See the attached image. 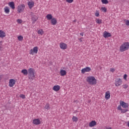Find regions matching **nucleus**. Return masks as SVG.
Returning <instances> with one entry per match:
<instances>
[{
	"mask_svg": "<svg viewBox=\"0 0 129 129\" xmlns=\"http://www.w3.org/2000/svg\"><path fill=\"white\" fill-rule=\"evenodd\" d=\"M36 72L35 70L33 68H29L28 69V78L29 80H33L35 78L36 75Z\"/></svg>",
	"mask_w": 129,
	"mask_h": 129,
	"instance_id": "1",
	"label": "nucleus"
},
{
	"mask_svg": "<svg viewBox=\"0 0 129 129\" xmlns=\"http://www.w3.org/2000/svg\"><path fill=\"white\" fill-rule=\"evenodd\" d=\"M86 81L91 85H95V84L97 83V80L95 79V78L93 76L87 77Z\"/></svg>",
	"mask_w": 129,
	"mask_h": 129,
	"instance_id": "2",
	"label": "nucleus"
},
{
	"mask_svg": "<svg viewBox=\"0 0 129 129\" xmlns=\"http://www.w3.org/2000/svg\"><path fill=\"white\" fill-rule=\"evenodd\" d=\"M129 49V43L124 42L120 46V52H124Z\"/></svg>",
	"mask_w": 129,
	"mask_h": 129,
	"instance_id": "3",
	"label": "nucleus"
},
{
	"mask_svg": "<svg viewBox=\"0 0 129 129\" xmlns=\"http://www.w3.org/2000/svg\"><path fill=\"white\" fill-rule=\"evenodd\" d=\"M30 15L31 17V20H32V24H35V22L38 21V17L34 15V13L33 12H31L30 13Z\"/></svg>",
	"mask_w": 129,
	"mask_h": 129,
	"instance_id": "4",
	"label": "nucleus"
},
{
	"mask_svg": "<svg viewBox=\"0 0 129 129\" xmlns=\"http://www.w3.org/2000/svg\"><path fill=\"white\" fill-rule=\"evenodd\" d=\"M25 6L24 4L20 5L18 7V13L20 14V13H22V12H24V10H25Z\"/></svg>",
	"mask_w": 129,
	"mask_h": 129,
	"instance_id": "5",
	"label": "nucleus"
},
{
	"mask_svg": "<svg viewBox=\"0 0 129 129\" xmlns=\"http://www.w3.org/2000/svg\"><path fill=\"white\" fill-rule=\"evenodd\" d=\"M38 53V47L35 46L33 48V49L30 50L29 54L30 55H33V54H37Z\"/></svg>",
	"mask_w": 129,
	"mask_h": 129,
	"instance_id": "6",
	"label": "nucleus"
},
{
	"mask_svg": "<svg viewBox=\"0 0 129 129\" xmlns=\"http://www.w3.org/2000/svg\"><path fill=\"white\" fill-rule=\"evenodd\" d=\"M91 71V68L89 67H87L86 68H85L81 70V73L82 74H84L85 72H90Z\"/></svg>",
	"mask_w": 129,
	"mask_h": 129,
	"instance_id": "7",
	"label": "nucleus"
},
{
	"mask_svg": "<svg viewBox=\"0 0 129 129\" xmlns=\"http://www.w3.org/2000/svg\"><path fill=\"white\" fill-rule=\"evenodd\" d=\"M120 105H121L123 108H127V107H128V104L122 101H120Z\"/></svg>",
	"mask_w": 129,
	"mask_h": 129,
	"instance_id": "8",
	"label": "nucleus"
},
{
	"mask_svg": "<svg viewBox=\"0 0 129 129\" xmlns=\"http://www.w3.org/2000/svg\"><path fill=\"white\" fill-rule=\"evenodd\" d=\"M122 82V81H121V79L120 78L117 79L115 80V85L116 86H119V85H121Z\"/></svg>",
	"mask_w": 129,
	"mask_h": 129,
	"instance_id": "9",
	"label": "nucleus"
},
{
	"mask_svg": "<svg viewBox=\"0 0 129 129\" xmlns=\"http://www.w3.org/2000/svg\"><path fill=\"white\" fill-rule=\"evenodd\" d=\"M60 48H61L62 50H66V49L67 48V44L61 42L59 44Z\"/></svg>",
	"mask_w": 129,
	"mask_h": 129,
	"instance_id": "10",
	"label": "nucleus"
},
{
	"mask_svg": "<svg viewBox=\"0 0 129 129\" xmlns=\"http://www.w3.org/2000/svg\"><path fill=\"white\" fill-rule=\"evenodd\" d=\"M15 82H16V80H15L13 79H10V81H9L10 87H13V86H14V85H15Z\"/></svg>",
	"mask_w": 129,
	"mask_h": 129,
	"instance_id": "11",
	"label": "nucleus"
},
{
	"mask_svg": "<svg viewBox=\"0 0 129 129\" xmlns=\"http://www.w3.org/2000/svg\"><path fill=\"white\" fill-rule=\"evenodd\" d=\"M33 124H35L36 125H38L39 124H40L41 121H40V119H34L33 120Z\"/></svg>",
	"mask_w": 129,
	"mask_h": 129,
	"instance_id": "12",
	"label": "nucleus"
},
{
	"mask_svg": "<svg viewBox=\"0 0 129 129\" xmlns=\"http://www.w3.org/2000/svg\"><path fill=\"white\" fill-rule=\"evenodd\" d=\"M97 122L95 121V120H92L89 123V126H90V127H93V126H95Z\"/></svg>",
	"mask_w": 129,
	"mask_h": 129,
	"instance_id": "13",
	"label": "nucleus"
},
{
	"mask_svg": "<svg viewBox=\"0 0 129 129\" xmlns=\"http://www.w3.org/2000/svg\"><path fill=\"white\" fill-rule=\"evenodd\" d=\"M103 36L104 38H109V37H111V34H110V33H109V32L105 31L104 32V34Z\"/></svg>",
	"mask_w": 129,
	"mask_h": 129,
	"instance_id": "14",
	"label": "nucleus"
},
{
	"mask_svg": "<svg viewBox=\"0 0 129 129\" xmlns=\"http://www.w3.org/2000/svg\"><path fill=\"white\" fill-rule=\"evenodd\" d=\"M8 5L12 10H15V9H16V7H15V3H14V2H9Z\"/></svg>",
	"mask_w": 129,
	"mask_h": 129,
	"instance_id": "15",
	"label": "nucleus"
},
{
	"mask_svg": "<svg viewBox=\"0 0 129 129\" xmlns=\"http://www.w3.org/2000/svg\"><path fill=\"white\" fill-rule=\"evenodd\" d=\"M52 89L54 91H59L60 90V86L55 85L53 86Z\"/></svg>",
	"mask_w": 129,
	"mask_h": 129,
	"instance_id": "16",
	"label": "nucleus"
},
{
	"mask_svg": "<svg viewBox=\"0 0 129 129\" xmlns=\"http://www.w3.org/2000/svg\"><path fill=\"white\" fill-rule=\"evenodd\" d=\"M105 97L106 99H109V98H110V92H109V91H107L105 93Z\"/></svg>",
	"mask_w": 129,
	"mask_h": 129,
	"instance_id": "17",
	"label": "nucleus"
},
{
	"mask_svg": "<svg viewBox=\"0 0 129 129\" xmlns=\"http://www.w3.org/2000/svg\"><path fill=\"white\" fill-rule=\"evenodd\" d=\"M51 25H53V26H55L57 24V20H56V18H52L51 20Z\"/></svg>",
	"mask_w": 129,
	"mask_h": 129,
	"instance_id": "18",
	"label": "nucleus"
},
{
	"mask_svg": "<svg viewBox=\"0 0 129 129\" xmlns=\"http://www.w3.org/2000/svg\"><path fill=\"white\" fill-rule=\"evenodd\" d=\"M60 73L61 76H65V75H66L67 72H66V71H65L64 70H61L60 71Z\"/></svg>",
	"mask_w": 129,
	"mask_h": 129,
	"instance_id": "19",
	"label": "nucleus"
},
{
	"mask_svg": "<svg viewBox=\"0 0 129 129\" xmlns=\"http://www.w3.org/2000/svg\"><path fill=\"white\" fill-rule=\"evenodd\" d=\"M6 37V33L3 30H0V38H4Z\"/></svg>",
	"mask_w": 129,
	"mask_h": 129,
	"instance_id": "20",
	"label": "nucleus"
},
{
	"mask_svg": "<svg viewBox=\"0 0 129 129\" xmlns=\"http://www.w3.org/2000/svg\"><path fill=\"white\" fill-rule=\"evenodd\" d=\"M34 2H29L28 5L29 6V9H32L34 7Z\"/></svg>",
	"mask_w": 129,
	"mask_h": 129,
	"instance_id": "21",
	"label": "nucleus"
},
{
	"mask_svg": "<svg viewBox=\"0 0 129 129\" xmlns=\"http://www.w3.org/2000/svg\"><path fill=\"white\" fill-rule=\"evenodd\" d=\"M21 73H23V74L24 75L27 76V75H28V71L27 70H26V69L22 70L21 71Z\"/></svg>",
	"mask_w": 129,
	"mask_h": 129,
	"instance_id": "22",
	"label": "nucleus"
},
{
	"mask_svg": "<svg viewBox=\"0 0 129 129\" xmlns=\"http://www.w3.org/2000/svg\"><path fill=\"white\" fill-rule=\"evenodd\" d=\"M46 19H47V20L48 21L51 20L53 19V16L51 15V14H48L46 17Z\"/></svg>",
	"mask_w": 129,
	"mask_h": 129,
	"instance_id": "23",
	"label": "nucleus"
},
{
	"mask_svg": "<svg viewBox=\"0 0 129 129\" xmlns=\"http://www.w3.org/2000/svg\"><path fill=\"white\" fill-rule=\"evenodd\" d=\"M4 10L6 14H9V13H10V8L8 7H6L4 8Z\"/></svg>",
	"mask_w": 129,
	"mask_h": 129,
	"instance_id": "24",
	"label": "nucleus"
},
{
	"mask_svg": "<svg viewBox=\"0 0 129 129\" xmlns=\"http://www.w3.org/2000/svg\"><path fill=\"white\" fill-rule=\"evenodd\" d=\"M96 23H97V24H98L99 25H100V24H102V20L101 19H96Z\"/></svg>",
	"mask_w": 129,
	"mask_h": 129,
	"instance_id": "25",
	"label": "nucleus"
},
{
	"mask_svg": "<svg viewBox=\"0 0 129 129\" xmlns=\"http://www.w3.org/2000/svg\"><path fill=\"white\" fill-rule=\"evenodd\" d=\"M72 119L74 122H77V121H78V118L75 116L73 117Z\"/></svg>",
	"mask_w": 129,
	"mask_h": 129,
	"instance_id": "26",
	"label": "nucleus"
},
{
	"mask_svg": "<svg viewBox=\"0 0 129 129\" xmlns=\"http://www.w3.org/2000/svg\"><path fill=\"white\" fill-rule=\"evenodd\" d=\"M38 34H39V35H43V34H44V31H43V29H40L38 30Z\"/></svg>",
	"mask_w": 129,
	"mask_h": 129,
	"instance_id": "27",
	"label": "nucleus"
},
{
	"mask_svg": "<svg viewBox=\"0 0 129 129\" xmlns=\"http://www.w3.org/2000/svg\"><path fill=\"white\" fill-rule=\"evenodd\" d=\"M101 2L104 5H107L108 4V1L107 0H101Z\"/></svg>",
	"mask_w": 129,
	"mask_h": 129,
	"instance_id": "28",
	"label": "nucleus"
},
{
	"mask_svg": "<svg viewBox=\"0 0 129 129\" xmlns=\"http://www.w3.org/2000/svg\"><path fill=\"white\" fill-rule=\"evenodd\" d=\"M44 108L45 109L49 110V109H50V105L49 104H46Z\"/></svg>",
	"mask_w": 129,
	"mask_h": 129,
	"instance_id": "29",
	"label": "nucleus"
},
{
	"mask_svg": "<svg viewBox=\"0 0 129 129\" xmlns=\"http://www.w3.org/2000/svg\"><path fill=\"white\" fill-rule=\"evenodd\" d=\"M127 111H128V109H122V110H121V113H125V112H126Z\"/></svg>",
	"mask_w": 129,
	"mask_h": 129,
	"instance_id": "30",
	"label": "nucleus"
},
{
	"mask_svg": "<svg viewBox=\"0 0 129 129\" xmlns=\"http://www.w3.org/2000/svg\"><path fill=\"white\" fill-rule=\"evenodd\" d=\"M18 39L19 41H23V37L22 35H20L18 37Z\"/></svg>",
	"mask_w": 129,
	"mask_h": 129,
	"instance_id": "31",
	"label": "nucleus"
},
{
	"mask_svg": "<svg viewBox=\"0 0 129 129\" xmlns=\"http://www.w3.org/2000/svg\"><path fill=\"white\" fill-rule=\"evenodd\" d=\"M101 10L104 12V13H106L107 9H106V8L105 7H102L101 8Z\"/></svg>",
	"mask_w": 129,
	"mask_h": 129,
	"instance_id": "32",
	"label": "nucleus"
},
{
	"mask_svg": "<svg viewBox=\"0 0 129 129\" xmlns=\"http://www.w3.org/2000/svg\"><path fill=\"white\" fill-rule=\"evenodd\" d=\"M17 23H18V24H22L23 21L22 20V19H17Z\"/></svg>",
	"mask_w": 129,
	"mask_h": 129,
	"instance_id": "33",
	"label": "nucleus"
},
{
	"mask_svg": "<svg viewBox=\"0 0 129 129\" xmlns=\"http://www.w3.org/2000/svg\"><path fill=\"white\" fill-rule=\"evenodd\" d=\"M67 3H69V4H71L73 3L74 0H66Z\"/></svg>",
	"mask_w": 129,
	"mask_h": 129,
	"instance_id": "34",
	"label": "nucleus"
},
{
	"mask_svg": "<svg viewBox=\"0 0 129 129\" xmlns=\"http://www.w3.org/2000/svg\"><path fill=\"white\" fill-rule=\"evenodd\" d=\"M122 87H123V88H124V89H126V88L128 87V86L127 84H125V85H123Z\"/></svg>",
	"mask_w": 129,
	"mask_h": 129,
	"instance_id": "35",
	"label": "nucleus"
},
{
	"mask_svg": "<svg viewBox=\"0 0 129 129\" xmlns=\"http://www.w3.org/2000/svg\"><path fill=\"white\" fill-rule=\"evenodd\" d=\"M20 97L21 98H23V99H25V98H26V96H25V95H23V94H21L20 95Z\"/></svg>",
	"mask_w": 129,
	"mask_h": 129,
	"instance_id": "36",
	"label": "nucleus"
},
{
	"mask_svg": "<svg viewBox=\"0 0 129 129\" xmlns=\"http://www.w3.org/2000/svg\"><path fill=\"white\" fill-rule=\"evenodd\" d=\"M110 71L111 72H112V73H113V72H114V71H115V69H113V68H111L110 70Z\"/></svg>",
	"mask_w": 129,
	"mask_h": 129,
	"instance_id": "37",
	"label": "nucleus"
},
{
	"mask_svg": "<svg viewBox=\"0 0 129 129\" xmlns=\"http://www.w3.org/2000/svg\"><path fill=\"white\" fill-rule=\"evenodd\" d=\"M117 109H118V110H122V108H121V105H119L118 106V108H117Z\"/></svg>",
	"mask_w": 129,
	"mask_h": 129,
	"instance_id": "38",
	"label": "nucleus"
},
{
	"mask_svg": "<svg viewBox=\"0 0 129 129\" xmlns=\"http://www.w3.org/2000/svg\"><path fill=\"white\" fill-rule=\"evenodd\" d=\"M126 26H129V20H126L125 22Z\"/></svg>",
	"mask_w": 129,
	"mask_h": 129,
	"instance_id": "39",
	"label": "nucleus"
},
{
	"mask_svg": "<svg viewBox=\"0 0 129 129\" xmlns=\"http://www.w3.org/2000/svg\"><path fill=\"white\" fill-rule=\"evenodd\" d=\"M126 77H127V74H124L123 76L124 79L125 80L126 79Z\"/></svg>",
	"mask_w": 129,
	"mask_h": 129,
	"instance_id": "40",
	"label": "nucleus"
},
{
	"mask_svg": "<svg viewBox=\"0 0 129 129\" xmlns=\"http://www.w3.org/2000/svg\"><path fill=\"white\" fill-rule=\"evenodd\" d=\"M95 16H96V17H99V13L98 12L96 13Z\"/></svg>",
	"mask_w": 129,
	"mask_h": 129,
	"instance_id": "41",
	"label": "nucleus"
},
{
	"mask_svg": "<svg viewBox=\"0 0 129 129\" xmlns=\"http://www.w3.org/2000/svg\"><path fill=\"white\" fill-rule=\"evenodd\" d=\"M2 48H3V45L2 44V42H0V51L2 50Z\"/></svg>",
	"mask_w": 129,
	"mask_h": 129,
	"instance_id": "42",
	"label": "nucleus"
},
{
	"mask_svg": "<svg viewBox=\"0 0 129 129\" xmlns=\"http://www.w3.org/2000/svg\"><path fill=\"white\" fill-rule=\"evenodd\" d=\"M80 36H82V37H83V35H84V33L83 32H82V33H81L80 34Z\"/></svg>",
	"mask_w": 129,
	"mask_h": 129,
	"instance_id": "43",
	"label": "nucleus"
},
{
	"mask_svg": "<svg viewBox=\"0 0 129 129\" xmlns=\"http://www.w3.org/2000/svg\"><path fill=\"white\" fill-rule=\"evenodd\" d=\"M127 125H128V127H129V121H128V123H127Z\"/></svg>",
	"mask_w": 129,
	"mask_h": 129,
	"instance_id": "44",
	"label": "nucleus"
},
{
	"mask_svg": "<svg viewBox=\"0 0 129 129\" xmlns=\"http://www.w3.org/2000/svg\"><path fill=\"white\" fill-rule=\"evenodd\" d=\"M80 41H81V42H82V40H81V39H80Z\"/></svg>",
	"mask_w": 129,
	"mask_h": 129,
	"instance_id": "45",
	"label": "nucleus"
},
{
	"mask_svg": "<svg viewBox=\"0 0 129 129\" xmlns=\"http://www.w3.org/2000/svg\"><path fill=\"white\" fill-rule=\"evenodd\" d=\"M93 129H97V128H93Z\"/></svg>",
	"mask_w": 129,
	"mask_h": 129,
	"instance_id": "46",
	"label": "nucleus"
}]
</instances>
